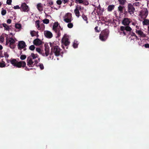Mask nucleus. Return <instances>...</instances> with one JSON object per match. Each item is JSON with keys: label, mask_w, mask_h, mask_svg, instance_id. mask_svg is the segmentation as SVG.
<instances>
[{"label": "nucleus", "mask_w": 149, "mask_h": 149, "mask_svg": "<svg viewBox=\"0 0 149 149\" xmlns=\"http://www.w3.org/2000/svg\"><path fill=\"white\" fill-rule=\"evenodd\" d=\"M50 47L51 48L50 55H52L54 53L55 56H59L60 55L61 49L59 47L54 43H50Z\"/></svg>", "instance_id": "nucleus-1"}, {"label": "nucleus", "mask_w": 149, "mask_h": 149, "mask_svg": "<svg viewBox=\"0 0 149 149\" xmlns=\"http://www.w3.org/2000/svg\"><path fill=\"white\" fill-rule=\"evenodd\" d=\"M10 62L13 66L18 68H20L21 67L24 68L26 64L25 61H20L18 62L16 59L13 58L10 59Z\"/></svg>", "instance_id": "nucleus-2"}, {"label": "nucleus", "mask_w": 149, "mask_h": 149, "mask_svg": "<svg viewBox=\"0 0 149 149\" xmlns=\"http://www.w3.org/2000/svg\"><path fill=\"white\" fill-rule=\"evenodd\" d=\"M132 30V28L129 26H121L120 27L118 32L120 35L128 36L129 35V32L131 31Z\"/></svg>", "instance_id": "nucleus-3"}, {"label": "nucleus", "mask_w": 149, "mask_h": 149, "mask_svg": "<svg viewBox=\"0 0 149 149\" xmlns=\"http://www.w3.org/2000/svg\"><path fill=\"white\" fill-rule=\"evenodd\" d=\"M45 51L44 52L43 51L41 50V49L38 47H37L36 49V51L39 54H41L43 56H47L49 55V48L48 46L45 45Z\"/></svg>", "instance_id": "nucleus-4"}, {"label": "nucleus", "mask_w": 149, "mask_h": 149, "mask_svg": "<svg viewBox=\"0 0 149 149\" xmlns=\"http://www.w3.org/2000/svg\"><path fill=\"white\" fill-rule=\"evenodd\" d=\"M72 20V14L71 13H67L64 17V21L66 23L70 22Z\"/></svg>", "instance_id": "nucleus-5"}, {"label": "nucleus", "mask_w": 149, "mask_h": 149, "mask_svg": "<svg viewBox=\"0 0 149 149\" xmlns=\"http://www.w3.org/2000/svg\"><path fill=\"white\" fill-rule=\"evenodd\" d=\"M128 13L131 15L134 14L135 8L133 6L131 3H129L127 6Z\"/></svg>", "instance_id": "nucleus-6"}, {"label": "nucleus", "mask_w": 149, "mask_h": 149, "mask_svg": "<svg viewBox=\"0 0 149 149\" xmlns=\"http://www.w3.org/2000/svg\"><path fill=\"white\" fill-rule=\"evenodd\" d=\"M69 39L67 37H65L63 38L62 40V42L65 46L66 49L68 48V46L69 45L70 42L68 41Z\"/></svg>", "instance_id": "nucleus-7"}, {"label": "nucleus", "mask_w": 149, "mask_h": 149, "mask_svg": "<svg viewBox=\"0 0 149 149\" xmlns=\"http://www.w3.org/2000/svg\"><path fill=\"white\" fill-rule=\"evenodd\" d=\"M44 35L45 37L48 38H51L53 36V34L51 32L48 31H45Z\"/></svg>", "instance_id": "nucleus-8"}, {"label": "nucleus", "mask_w": 149, "mask_h": 149, "mask_svg": "<svg viewBox=\"0 0 149 149\" xmlns=\"http://www.w3.org/2000/svg\"><path fill=\"white\" fill-rule=\"evenodd\" d=\"M27 65L29 67H33L34 66V64H33L34 62H33V61L32 58H30V57H28L27 60Z\"/></svg>", "instance_id": "nucleus-9"}, {"label": "nucleus", "mask_w": 149, "mask_h": 149, "mask_svg": "<svg viewBox=\"0 0 149 149\" xmlns=\"http://www.w3.org/2000/svg\"><path fill=\"white\" fill-rule=\"evenodd\" d=\"M17 46L18 49H20L22 48H24L26 46V45L24 42L23 41H20L19 42Z\"/></svg>", "instance_id": "nucleus-10"}, {"label": "nucleus", "mask_w": 149, "mask_h": 149, "mask_svg": "<svg viewBox=\"0 0 149 149\" xmlns=\"http://www.w3.org/2000/svg\"><path fill=\"white\" fill-rule=\"evenodd\" d=\"M21 9L24 12L28 11L29 10L28 6L25 3H23L21 5Z\"/></svg>", "instance_id": "nucleus-11"}, {"label": "nucleus", "mask_w": 149, "mask_h": 149, "mask_svg": "<svg viewBox=\"0 0 149 149\" xmlns=\"http://www.w3.org/2000/svg\"><path fill=\"white\" fill-rule=\"evenodd\" d=\"M130 19L127 18H124L122 21V24L125 26H128V25L130 22Z\"/></svg>", "instance_id": "nucleus-12"}, {"label": "nucleus", "mask_w": 149, "mask_h": 149, "mask_svg": "<svg viewBox=\"0 0 149 149\" xmlns=\"http://www.w3.org/2000/svg\"><path fill=\"white\" fill-rule=\"evenodd\" d=\"M109 33V30L107 29H105L101 32L100 34L103 35L104 36H106V38H107Z\"/></svg>", "instance_id": "nucleus-13"}, {"label": "nucleus", "mask_w": 149, "mask_h": 149, "mask_svg": "<svg viewBox=\"0 0 149 149\" xmlns=\"http://www.w3.org/2000/svg\"><path fill=\"white\" fill-rule=\"evenodd\" d=\"M136 32L140 37H145L146 36V35L143 33V32L140 30L136 29Z\"/></svg>", "instance_id": "nucleus-14"}, {"label": "nucleus", "mask_w": 149, "mask_h": 149, "mask_svg": "<svg viewBox=\"0 0 149 149\" xmlns=\"http://www.w3.org/2000/svg\"><path fill=\"white\" fill-rule=\"evenodd\" d=\"M59 24L58 22H55L53 25V30L56 32L57 33L58 32V27Z\"/></svg>", "instance_id": "nucleus-15"}, {"label": "nucleus", "mask_w": 149, "mask_h": 149, "mask_svg": "<svg viewBox=\"0 0 149 149\" xmlns=\"http://www.w3.org/2000/svg\"><path fill=\"white\" fill-rule=\"evenodd\" d=\"M33 44L36 45H40L42 44V41L38 38H36L33 41Z\"/></svg>", "instance_id": "nucleus-16"}, {"label": "nucleus", "mask_w": 149, "mask_h": 149, "mask_svg": "<svg viewBox=\"0 0 149 149\" xmlns=\"http://www.w3.org/2000/svg\"><path fill=\"white\" fill-rule=\"evenodd\" d=\"M148 11L147 9H145L142 12V15L141 17H143L144 18H146L148 15Z\"/></svg>", "instance_id": "nucleus-17"}, {"label": "nucleus", "mask_w": 149, "mask_h": 149, "mask_svg": "<svg viewBox=\"0 0 149 149\" xmlns=\"http://www.w3.org/2000/svg\"><path fill=\"white\" fill-rule=\"evenodd\" d=\"M74 13L76 16L78 17H79L80 16V12L79 10H78V7L77 6H76V8L74 10Z\"/></svg>", "instance_id": "nucleus-18"}, {"label": "nucleus", "mask_w": 149, "mask_h": 149, "mask_svg": "<svg viewBox=\"0 0 149 149\" xmlns=\"http://www.w3.org/2000/svg\"><path fill=\"white\" fill-rule=\"evenodd\" d=\"M115 6L113 5H111L108 6L107 8V10L109 12L111 11L114 8Z\"/></svg>", "instance_id": "nucleus-19"}, {"label": "nucleus", "mask_w": 149, "mask_h": 149, "mask_svg": "<svg viewBox=\"0 0 149 149\" xmlns=\"http://www.w3.org/2000/svg\"><path fill=\"white\" fill-rule=\"evenodd\" d=\"M100 39L102 41H105L107 39L106 36H104L103 35L100 34L99 36Z\"/></svg>", "instance_id": "nucleus-20"}, {"label": "nucleus", "mask_w": 149, "mask_h": 149, "mask_svg": "<svg viewBox=\"0 0 149 149\" xmlns=\"http://www.w3.org/2000/svg\"><path fill=\"white\" fill-rule=\"evenodd\" d=\"M30 56L32 58V59H35L36 58H38L39 56L37 54H34L33 53H32L31 54Z\"/></svg>", "instance_id": "nucleus-21"}, {"label": "nucleus", "mask_w": 149, "mask_h": 149, "mask_svg": "<svg viewBox=\"0 0 149 149\" xmlns=\"http://www.w3.org/2000/svg\"><path fill=\"white\" fill-rule=\"evenodd\" d=\"M37 8L40 11H41L43 10V8L42 6H41V3H39L37 5Z\"/></svg>", "instance_id": "nucleus-22"}, {"label": "nucleus", "mask_w": 149, "mask_h": 149, "mask_svg": "<svg viewBox=\"0 0 149 149\" xmlns=\"http://www.w3.org/2000/svg\"><path fill=\"white\" fill-rule=\"evenodd\" d=\"M143 25H149V20L147 19H145L143 21Z\"/></svg>", "instance_id": "nucleus-23"}, {"label": "nucleus", "mask_w": 149, "mask_h": 149, "mask_svg": "<svg viewBox=\"0 0 149 149\" xmlns=\"http://www.w3.org/2000/svg\"><path fill=\"white\" fill-rule=\"evenodd\" d=\"M5 30L6 31H9L10 28L9 26L6 23H3L2 24Z\"/></svg>", "instance_id": "nucleus-24"}, {"label": "nucleus", "mask_w": 149, "mask_h": 149, "mask_svg": "<svg viewBox=\"0 0 149 149\" xmlns=\"http://www.w3.org/2000/svg\"><path fill=\"white\" fill-rule=\"evenodd\" d=\"M98 9H99V11H97V13L98 15H101V14L103 12V9H101V8L100 6H99L98 8Z\"/></svg>", "instance_id": "nucleus-25"}, {"label": "nucleus", "mask_w": 149, "mask_h": 149, "mask_svg": "<svg viewBox=\"0 0 149 149\" xmlns=\"http://www.w3.org/2000/svg\"><path fill=\"white\" fill-rule=\"evenodd\" d=\"M38 33V32H36L34 31H31L30 32V34L32 37H33L36 36V34Z\"/></svg>", "instance_id": "nucleus-26"}, {"label": "nucleus", "mask_w": 149, "mask_h": 149, "mask_svg": "<svg viewBox=\"0 0 149 149\" xmlns=\"http://www.w3.org/2000/svg\"><path fill=\"white\" fill-rule=\"evenodd\" d=\"M82 17L84 20L86 21V23H88V18L87 16L83 13L82 15Z\"/></svg>", "instance_id": "nucleus-27"}, {"label": "nucleus", "mask_w": 149, "mask_h": 149, "mask_svg": "<svg viewBox=\"0 0 149 149\" xmlns=\"http://www.w3.org/2000/svg\"><path fill=\"white\" fill-rule=\"evenodd\" d=\"M9 41L10 44H14L15 42L14 39L12 38H10Z\"/></svg>", "instance_id": "nucleus-28"}, {"label": "nucleus", "mask_w": 149, "mask_h": 149, "mask_svg": "<svg viewBox=\"0 0 149 149\" xmlns=\"http://www.w3.org/2000/svg\"><path fill=\"white\" fill-rule=\"evenodd\" d=\"M118 1L119 2V4L122 5H124L126 2V0H118Z\"/></svg>", "instance_id": "nucleus-29"}, {"label": "nucleus", "mask_w": 149, "mask_h": 149, "mask_svg": "<svg viewBox=\"0 0 149 149\" xmlns=\"http://www.w3.org/2000/svg\"><path fill=\"white\" fill-rule=\"evenodd\" d=\"M124 8V6H120L118 8V10L120 12V13H121L123 12V10Z\"/></svg>", "instance_id": "nucleus-30"}, {"label": "nucleus", "mask_w": 149, "mask_h": 149, "mask_svg": "<svg viewBox=\"0 0 149 149\" xmlns=\"http://www.w3.org/2000/svg\"><path fill=\"white\" fill-rule=\"evenodd\" d=\"M21 25L17 23L15 24V27L16 29H20L21 28Z\"/></svg>", "instance_id": "nucleus-31"}, {"label": "nucleus", "mask_w": 149, "mask_h": 149, "mask_svg": "<svg viewBox=\"0 0 149 149\" xmlns=\"http://www.w3.org/2000/svg\"><path fill=\"white\" fill-rule=\"evenodd\" d=\"M78 44L77 43V41H74V42L73 43V46L74 48H76L77 47Z\"/></svg>", "instance_id": "nucleus-32"}, {"label": "nucleus", "mask_w": 149, "mask_h": 149, "mask_svg": "<svg viewBox=\"0 0 149 149\" xmlns=\"http://www.w3.org/2000/svg\"><path fill=\"white\" fill-rule=\"evenodd\" d=\"M37 66H39L41 70H43L44 68V65L42 63H40L38 65H36Z\"/></svg>", "instance_id": "nucleus-33"}, {"label": "nucleus", "mask_w": 149, "mask_h": 149, "mask_svg": "<svg viewBox=\"0 0 149 149\" xmlns=\"http://www.w3.org/2000/svg\"><path fill=\"white\" fill-rule=\"evenodd\" d=\"M42 21L43 23L45 24H47L49 23V19H44Z\"/></svg>", "instance_id": "nucleus-34"}, {"label": "nucleus", "mask_w": 149, "mask_h": 149, "mask_svg": "<svg viewBox=\"0 0 149 149\" xmlns=\"http://www.w3.org/2000/svg\"><path fill=\"white\" fill-rule=\"evenodd\" d=\"M129 32V35H130L131 36H134L135 37L137 38V36L133 32H131V31Z\"/></svg>", "instance_id": "nucleus-35"}, {"label": "nucleus", "mask_w": 149, "mask_h": 149, "mask_svg": "<svg viewBox=\"0 0 149 149\" xmlns=\"http://www.w3.org/2000/svg\"><path fill=\"white\" fill-rule=\"evenodd\" d=\"M6 13V11L5 10H3L2 8V10L1 11V14L2 15H4Z\"/></svg>", "instance_id": "nucleus-36"}, {"label": "nucleus", "mask_w": 149, "mask_h": 149, "mask_svg": "<svg viewBox=\"0 0 149 149\" xmlns=\"http://www.w3.org/2000/svg\"><path fill=\"white\" fill-rule=\"evenodd\" d=\"M26 55H22L20 56V58L22 60H24L26 58Z\"/></svg>", "instance_id": "nucleus-37"}, {"label": "nucleus", "mask_w": 149, "mask_h": 149, "mask_svg": "<svg viewBox=\"0 0 149 149\" xmlns=\"http://www.w3.org/2000/svg\"><path fill=\"white\" fill-rule=\"evenodd\" d=\"M69 23L67 25L68 27L69 28H71L73 26V24L70 22L68 23Z\"/></svg>", "instance_id": "nucleus-38"}, {"label": "nucleus", "mask_w": 149, "mask_h": 149, "mask_svg": "<svg viewBox=\"0 0 149 149\" xmlns=\"http://www.w3.org/2000/svg\"><path fill=\"white\" fill-rule=\"evenodd\" d=\"M35 48V46L33 45H32L29 47V49L33 51L34 50Z\"/></svg>", "instance_id": "nucleus-39"}, {"label": "nucleus", "mask_w": 149, "mask_h": 149, "mask_svg": "<svg viewBox=\"0 0 149 149\" xmlns=\"http://www.w3.org/2000/svg\"><path fill=\"white\" fill-rule=\"evenodd\" d=\"M47 1L48 4L50 5H52L53 4V1L52 0H48Z\"/></svg>", "instance_id": "nucleus-40"}, {"label": "nucleus", "mask_w": 149, "mask_h": 149, "mask_svg": "<svg viewBox=\"0 0 149 149\" xmlns=\"http://www.w3.org/2000/svg\"><path fill=\"white\" fill-rule=\"evenodd\" d=\"M36 24L38 26V29H39L40 28V21L39 20L37 21L36 22Z\"/></svg>", "instance_id": "nucleus-41"}, {"label": "nucleus", "mask_w": 149, "mask_h": 149, "mask_svg": "<svg viewBox=\"0 0 149 149\" xmlns=\"http://www.w3.org/2000/svg\"><path fill=\"white\" fill-rule=\"evenodd\" d=\"M6 66V65L5 64V63H1L0 62V67L3 68L4 67Z\"/></svg>", "instance_id": "nucleus-42"}, {"label": "nucleus", "mask_w": 149, "mask_h": 149, "mask_svg": "<svg viewBox=\"0 0 149 149\" xmlns=\"http://www.w3.org/2000/svg\"><path fill=\"white\" fill-rule=\"evenodd\" d=\"M0 41L1 42H3L4 41V38L3 36H1L0 37Z\"/></svg>", "instance_id": "nucleus-43"}, {"label": "nucleus", "mask_w": 149, "mask_h": 149, "mask_svg": "<svg viewBox=\"0 0 149 149\" xmlns=\"http://www.w3.org/2000/svg\"><path fill=\"white\" fill-rule=\"evenodd\" d=\"M12 0H7L6 1V3L8 5L11 4Z\"/></svg>", "instance_id": "nucleus-44"}, {"label": "nucleus", "mask_w": 149, "mask_h": 149, "mask_svg": "<svg viewBox=\"0 0 149 149\" xmlns=\"http://www.w3.org/2000/svg\"><path fill=\"white\" fill-rule=\"evenodd\" d=\"M56 3L58 5H61L62 3L61 0H58L56 1Z\"/></svg>", "instance_id": "nucleus-45"}, {"label": "nucleus", "mask_w": 149, "mask_h": 149, "mask_svg": "<svg viewBox=\"0 0 149 149\" xmlns=\"http://www.w3.org/2000/svg\"><path fill=\"white\" fill-rule=\"evenodd\" d=\"M83 3L85 5H88L89 3L88 1H85L83 2Z\"/></svg>", "instance_id": "nucleus-46"}, {"label": "nucleus", "mask_w": 149, "mask_h": 149, "mask_svg": "<svg viewBox=\"0 0 149 149\" xmlns=\"http://www.w3.org/2000/svg\"><path fill=\"white\" fill-rule=\"evenodd\" d=\"M56 33H57V37H59L61 36V33L60 32V31L59 30H58V32Z\"/></svg>", "instance_id": "nucleus-47"}, {"label": "nucleus", "mask_w": 149, "mask_h": 149, "mask_svg": "<svg viewBox=\"0 0 149 149\" xmlns=\"http://www.w3.org/2000/svg\"><path fill=\"white\" fill-rule=\"evenodd\" d=\"M24 69L26 71H29L30 70H32V68H28L27 67H26V66L24 67Z\"/></svg>", "instance_id": "nucleus-48"}, {"label": "nucleus", "mask_w": 149, "mask_h": 149, "mask_svg": "<svg viewBox=\"0 0 149 149\" xmlns=\"http://www.w3.org/2000/svg\"><path fill=\"white\" fill-rule=\"evenodd\" d=\"M4 54L6 58H8L9 57V55L6 52Z\"/></svg>", "instance_id": "nucleus-49"}, {"label": "nucleus", "mask_w": 149, "mask_h": 149, "mask_svg": "<svg viewBox=\"0 0 149 149\" xmlns=\"http://www.w3.org/2000/svg\"><path fill=\"white\" fill-rule=\"evenodd\" d=\"M13 8L15 9H19L20 8V7L19 6L17 5L16 6H14Z\"/></svg>", "instance_id": "nucleus-50"}, {"label": "nucleus", "mask_w": 149, "mask_h": 149, "mask_svg": "<svg viewBox=\"0 0 149 149\" xmlns=\"http://www.w3.org/2000/svg\"><path fill=\"white\" fill-rule=\"evenodd\" d=\"M14 44H9L10 47L11 48H12V49L14 48H15V47H14Z\"/></svg>", "instance_id": "nucleus-51"}, {"label": "nucleus", "mask_w": 149, "mask_h": 149, "mask_svg": "<svg viewBox=\"0 0 149 149\" xmlns=\"http://www.w3.org/2000/svg\"><path fill=\"white\" fill-rule=\"evenodd\" d=\"M144 46L146 48H149V44L148 43H146L144 45Z\"/></svg>", "instance_id": "nucleus-52"}, {"label": "nucleus", "mask_w": 149, "mask_h": 149, "mask_svg": "<svg viewBox=\"0 0 149 149\" xmlns=\"http://www.w3.org/2000/svg\"><path fill=\"white\" fill-rule=\"evenodd\" d=\"M7 22L8 24H10L11 22V20L10 19H8L7 20Z\"/></svg>", "instance_id": "nucleus-53"}, {"label": "nucleus", "mask_w": 149, "mask_h": 149, "mask_svg": "<svg viewBox=\"0 0 149 149\" xmlns=\"http://www.w3.org/2000/svg\"><path fill=\"white\" fill-rule=\"evenodd\" d=\"M98 26H96L95 28V30L96 32H99V31L98 30Z\"/></svg>", "instance_id": "nucleus-54"}, {"label": "nucleus", "mask_w": 149, "mask_h": 149, "mask_svg": "<svg viewBox=\"0 0 149 149\" xmlns=\"http://www.w3.org/2000/svg\"><path fill=\"white\" fill-rule=\"evenodd\" d=\"M62 2L63 3L65 4L68 2V0H61Z\"/></svg>", "instance_id": "nucleus-55"}, {"label": "nucleus", "mask_w": 149, "mask_h": 149, "mask_svg": "<svg viewBox=\"0 0 149 149\" xmlns=\"http://www.w3.org/2000/svg\"><path fill=\"white\" fill-rule=\"evenodd\" d=\"M49 54L50 56H49V57L48 59H53V56H52V55H50V53H49Z\"/></svg>", "instance_id": "nucleus-56"}, {"label": "nucleus", "mask_w": 149, "mask_h": 149, "mask_svg": "<svg viewBox=\"0 0 149 149\" xmlns=\"http://www.w3.org/2000/svg\"><path fill=\"white\" fill-rule=\"evenodd\" d=\"M33 62H35L34 63V66L36 65L38 62V61L37 60H35Z\"/></svg>", "instance_id": "nucleus-57"}, {"label": "nucleus", "mask_w": 149, "mask_h": 149, "mask_svg": "<svg viewBox=\"0 0 149 149\" xmlns=\"http://www.w3.org/2000/svg\"><path fill=\"white\" fill-rule=\"evenodd\" d=\"M78 2L79 3H83V0H77Z\"/></svg>", "instance_id": "nucleus-58"}, {"label": "nucleus", "mask_w": 149, "mask_h": 149, "mask_svg": "<svg viewBox=\"0 0 149 149\" xmlns=\"http://www.w3.org/2000/svg\"><path fill=\"white\" fill-rule=\"evenodd\" d=\"M139 2L135 3H134L133 4V5H135L136 6H138L139 5Z\"/></svg>", "instance_id": "nucleus-59"}, {"label": "nucleus", "mask_w": 149, "mask_h": 149, "mask_svg": "<svg viewBox=\"0 0 149 149\" xmlns=\"http://www.w3.org/2000/svg\"><path fill=\"white\" fill-rule=\"evenodd\" d=\"M73 2H74L73 1H72V2L71 3L70 5V6H72L73 5Z\"/></svg>", "instance_id": "nucleus-60"}, {"label": "nucleus", "mask_w": 149, "mask_h": 149, "mask_svg": "<svg viewBox=\"0 0 149 149\" xmlns=\"http://www.w3.org/2000/svg\"><path fill=\"white\" fill-rule=\"evenodd\" d=\"M3 49V47L1 45H0V50L2 49Z\"/></svg>", "instance_id": "nucleus-61"}, {"label": "nucleus", "mask_w": 149, "mask_h": 149, "mask_svg": "<svg viewBox=\"0 0 149 149\" xmlns=\"http://www.w3.org/2000/svg\"><path fill=\"white\" fill-rule=\"evenodd\" d=\"M81 9V8L80 6H79V7H78V10H80Z\"/></svg>", "instance_id": "nucleus-62"}, {"label": "nucleus", "mask_w": 149, "mask_h": 149, "mask_svg": "<svg viewBox=\"0 0 149 149\" xmlns=\"http://www.w3.org/2000/svg\"><path fill=\"white\" fill-rule=\"evenodd\" d=\"M136 28L137 29H139V26H136Z\"/></svg>", "instance_id": "nucleus-63"}, {"label": "nucleus", "mask_w": 149, "mask_h": 149, "mask_svg": "<svg viewBox=\"0 0 149 149\" xmlns=\"http://www.w3.org/2000/svg\"><path fill=\"white\" fill-rule=\"evenodd\" d=\"M10 60H7V61L8 63H9V61H10Z\"/></svg>", "instance_id": "nucleus-64"}]
</instances>
